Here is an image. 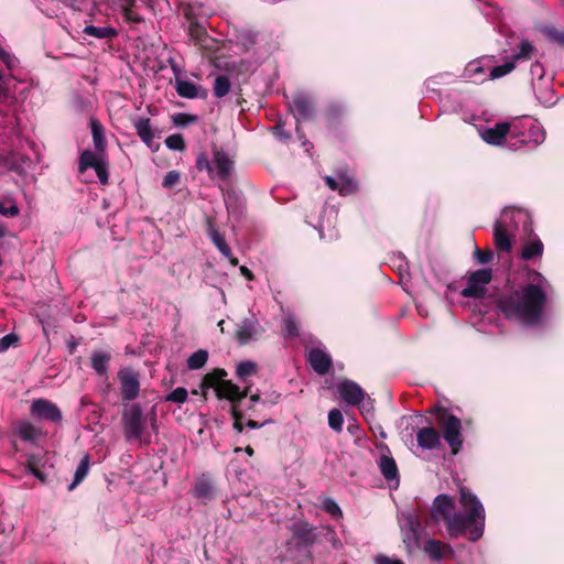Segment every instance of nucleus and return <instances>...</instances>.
Segmentation results:
<instances>
[{"instance_id": "79ce46f5", "label": "nucleus", "mask_w": 564, "mask_h": 564, "mask_svg": "<svg viewBox=\"0 0 564 564\" xmlns=\"http://www.w3.org/2000/svg\"><path fill=\"white\" fill-rule=\"evenodd\" d=\"M322 508L324 511L329 513L333 518L341 517V509L338 503L332 498H325L322 502Z\"/></svg>"}, {"instance_id": "0e129e2a", "label": "nucleus", "mask_w": 564, "mask_h": 564, "mask_svg": "<svg viewBox=\"0 0 564 564\" xmlns=\"http://www.w3.org/2000/svg\"><path fill=\"white\" fill-rule=\"evenodd\" d=\"M6 235V227L4 225L0 224V239L3 238Z\"/></svg>"}, {"instance_id": "4468645a", "label": "nucleus", "mask_w": 564, "mask_h": 564, "mask_svg": "<svg viewBox=\"0 0 564 564\" xmlns=\"http://www.w3.org/2000/svg\"><path fill=\"white\" fill-rule=\"evenodd\" d=\"M480 138L488 144L501 145L508 149L510 122H499L494 127L479 129Z\"/></svg>"}, {"instance_id": "393cba45", "label": "nucleus", "mask_w": 564, "mask_h": 564, "mask_svg": "<svg viewBox=\"0 0 564 564\" xmlns=\"http://www.w3.org/2000/svg\"><path fill=\"white\" fill-rule=\"evenodd\" d=\"M424 552L429 555L432 561H442L447 555L453 553L452 547L441 541L430 539L424 545Z\"/></svg>"}, {"instance_id": "f8f14e48", "label": "nucleus", "mask_w": 564, "mask_h": 564, "mask_svg": "<svg viewBox=\"0 0 564 564\" xmlns=\"http://www.w3.org/2000/svg\"><path fill=\"white\" fill-rule=\"evenodd\" d=\"M491 281V270L480 269L471 273L467 286L462 291L466 297H481L485 294L486 285Z\"/></svg>"}, {"instance_id": "b1692460", "label": "nucleus", "mask_w": 564, "mask_h": 564, "mask_svg": "<svg viewBox=\"0 0 564 564\" xmlns=\"http://www.w3.org/2000/svg\"><path fill=\"white\" fill-rule=\"evenodd\" d=\"M290 108L297 121L310 119L313 115V105L311 100L303 95L296 96Z\"/></svg>"}, {"instance_id": "ea45409f", "label": "nucleus", "mask_w": 564, "mask_h": 564, "mask_svg": "<svg viewBox=\"0 0 564 564\" xmlns=\"http://www.w3.org/2000/svg\"><path fill=\"white\" fill-rule=\"evenodd\" d=\"M344 424V417L338 409H332L328 412V425L335 432H341Z\"/></svg>"}, {"instance_id": "f03ea898", "label": "nucleus", "mask_w": 564, "mask_h": 564, "mask_svg": "<svg viewBox=\"0 0 564 564\" xmlns=\"http://www.w3.org/2000/svg\"><path fill=\"white\" fill-rule=\"evenodd\" d=\"M528 276L530 283L499 297L498 308L508 319L532 326L542 319L550 284L538 271L531 270Z\"/></svg>"}, {"instance_id": "72a5a7b5", "label": "nucleus", "mask_w": 564, "mask_h": 564, "mask_svg": "<svg viewBox=\"0 0 564 564\" xmlns=\"http://www.w3.org/2000/svg\"><path fill=\"white\" fill-rule=\"evenodd\" d=\"M88 470H89V456L85 455L80 459V462L75 470L74 479H73V482L69 485L68 490H73L77 485H79L87 476Z\"/></svg>"}, {"instance_id": "680f3d73", "label": "nucleus", "mask_w": 564, "mask_h": 564, "mask_svg": "<svg viewBox=\"0 0 564 564\" xmlns=\"http://www.w3.org/2000/svg\"><path fill=\"white\" fill-rule=\"evenodd\" d=\"M247 425L251 429H258L260 426L256 421L252 420H249Z\"/></svg>"}, {"instance_id": "39448f33", "label": "nucleus", "mask_w": 564, "mask_h": 564, "mask_svg": "<svg viewBox=\"0 0 564 564\" xmlns=\"http://www.w3.org/2000/svg\"><path fill=\"white\" fill-rule=\"evenodd\" d=\"M198 171H206L210 178L226 181L234 171V161L223 150H215L210 162L206 153H199L196 158Z\"/></svg>"}, {"instance_id": "bf43d9fd", "label": "nucleus", "mask_w": 564, "mask_h": 564, "mask_svg": "<svg viewBox=\"0 0 564 564\" xmlns=\"http://www.w3.org/2000/svg\"><path fill=\"white\" fill-rule=\"evenodd\" d=\"M149 420H150L151 427L155 431L156 430V413L154 410H152L151 413L149 414Z\"/></svg>"}, {"instance_id": "7ed1b4c3", "label": "nucleus", "mask_w": 564, "mask_h": 564, "mask_svg": "<svg viewBox=\"0 0 564 564\" xmlns=\"http://www.w3.org/2000/svg\"><path fill=\"white\" fill-rule=\"evenodd\" d=\"M519 225H522L525 230H529V214L519 208H505L494 227L495 243L498 250L506 252L511 251L514 232Z\"/></svg>"}, {"instance_id": "69168bd1", "label": "nucleus", "mask_w": 564, "mask_h": 564, "mask_svg": "<svg viewBox=\"0 0 564 564\" xmlns=\"http://www.w3.org/2000/svg\"><path fill=\"white\" fill-rule=\"evenodd\" d=\"M245 452L249 455V456H252L253 455V449L250 447V446H247L245 448Z\"/></svg>"}, {"instance_id": "864d4df0", "label": "nucleus", "mask_w": 564, "mask_h": 564, "mask_svg": "<svg viewBox=\"0 0 564 564\" xmlns=\"http://www.w3.org/2000/svg\"><path fill=\"white\" fill-rule=\"evenodd\" d=\"M273 133L280 140H286L290 137L289 133H286L284 131V129H283L281 123H278V124L274 126Z\"/></svg>"}, {"instance_id": "6e6d98bb", "label": "nucleus", "mask_w": 564, "mask_h": 564, "mask_svg": "<svg viewBox=\"0 0 564 564\" xmlns=\"http://www.w3.org/2000/svg\"><path fill=\"white\" fill-rule=\"evenodd\" d=\"M232 414L235 416L234 427L235 430H237V432L241 433L243 427L241 422L239 421L238 410L236 406H234Z\"/></svg>"}, {"instance_id": "aec40b11", "label": "nucleus", "mask_w": 564, "mask_h": 564, "mask_svg": "<svg viewBox=\"0 0 564 564\" xmlns=\"http://www.w3.org/2000/svg\"><path fill=\"white\" fill-rule=\"evenodd\" d=\"M417 445L423 449H435L441 445V435L432 426L419 429L416 432Z\"/></svg>"}, {"instance_id": "5fc2aeb1", "label": "nucleus", "mask_w": 564, "mask_h": 564, "mask_svg": "<svg viewBox=\"0 0 564 564\" xmlns=\"http://www.w3.org/2000/svg\"><path fill=\"white\" fill-rule=\"evenodd\" d=\"M20 434L23 438H31L32 436V426L30 424L22 425L20 427Z\"/></svg>"}, {"instance_id": "a19ab883", "label": "nucleus", "mask_w": 564, "mask_h": 564, "mask_svg": "<svg viewBox=\"0 0 564 564\" xmlns=\"http://www.w3.org/2000/svg\"><path fill=\"white\" fill-rule=\"evenodd\" d=\"M284 335L288 337H295L299 335L297 324L291 313L285 314L283 318Z\"/></svg>"}, {"instance_id": "e2e57ef3", "label": "nucleus", "mask_w": 564, "mask_h": 564, "mask_svg": "<svg viewBox=\"0 0 564 564\" xmlns=\"http://www.w3.org/2000/svg\"><path fill=\"white\" fill-rule=\"evenodd\" d=\"M378 435L381 438H386L387 437V434H386V432L383 431V429L381 426H378Z\"/></svg>"}, {"instance_id": "e433bc0d", "label": "nucleus", "mask_w": 564, "mask_h": 564, "mask_svg": "<svg viewBox=\"0 0 564 564\" xmlns=\"http://www.w3.org/2000/svg\"><path fill=\"white\" fill-rule=\"evenodd\" d=\"M207 350L199 349L189 356L187 367L192 370L200 369L207 362Z\"/></svg>"}, {"instance_id": "a878e982", "label": "nucleus", "mask_w": 564, "mask_h": 564, "mask_svg": "<svg viewBox=\"0 0 564 564\" xmlns=\"http://www.w3.org/2000/svg\"><path fill=\"white\" fill-rule=\"evenodd\" d=\"M175 89H176V93L178 94V96H181L183 98L193 99V98L206 96V93L204 90L200 94V88L198 86H196L194 83L183 79V78H177V80L175 83Z\"/></svg>"}, {"instance_id": "423d86ee", "label": "nucleus", "mask_w": 564, "mask_h": 564, "mask_svg": "<svg viewBox=\"0 0 564 564\" xmlns=\"http://www.w3.org/2000/svg\"><path fill=\"white\" fill-rule=\"evenodd\" d=\"M123 435L127 442L143 441L147 417L139 404L126 405L122 412Z\"/></svg>"}, {"instance_id": "09e8293b", "label": "nucleus", "mask_w": 564, "mask_h": 564, "mask_svg": "<svg viewBox=\"0 0 564 564\" xmlns=\"http://www.w3.org/2000/svg\"><path fill=\"white\" fill-rule=\"evenodd\" d=\"M358 406L360 409L361 414H364L365 417L372 416L373 404H372V400L370 398H368L367 400L365 398L364 401Z\"/></svg>"}, {"instance_id": "bb28decb", "label": "nucleus", "mask_w": 564, "mask_h": 564, "mask_svg": "<svg viewBox=\"0 0 564 564\" xmlns=\"http://www.w3.org/2000/svg\"><path fill=\"white\" fill-rule=\"evenodd\" d=\"M543 243L542 241L534 237L533 239H529L524 242L521 251V258L523 260H531L533 258H541L543 254Z\"/></svg>"}, {"instance_id": "20e7f679", "label": "nucleus", "mask_w": 564, "mask_h": 564, "mask_svg": "<svg viewBox=\"0 0 564 564\" xmlns=\"http://www.w3.org/2000/svg\"><path fill=\"white\" fill-rule=\"evenodd\" d=\"M545 134L539 122L529 118L516 119L510 122L508 150H519L523 147L534 148L544 141Z\"/></svg>"}, {"instance_id": "338daca9", "label": "nucleus", "mask_w": 564, "mask_h": 564, "mask_svg": "<svg viewBox=\"0 0 564 564\" xmlns=\"http://www.w3.org/2000/svg\"><path fill=\"white\" fill-rule=\"evenodd\" d=\"M6 95V89L2 86V80H0V97Z\"/></svg>"}, {"instance_id": "9d476101", "label": "nucleus", "mask_w": 564, "mask_h": 564, "mask_svg": "<svg viewBox=\"0 0 564 564\" xmlns=\"http://www.w3.org/2000/svg\"><path fill=\"white\" fill-rule=\"evenodd\" d=\"M88 169H94L99 182L102 185L108 183V162L102 152H93L84 150L79 156L78 170L79 173L86 172Z\"/></svg>"}, {"instance_id": "4be33fe9", "label": "nucleus", "mask_w": 564, "mask_h": 564, "mask_svg": "<svg viewBox=\"0 0 564 564\" xmlns=\"http://www.w3.org/2000/svg\"><path fill=\"white\" fill-rule=\"evenodd\" d=\"M307 359L311 367L318 375H325L326 372H328L332 365L330 356L321 348H314L310 350Z\"/></svg>"}, {"instance_id": "c756f323", "label": "nucleus", "mask_w": 564, "mask_h": 564, "mask_svg": "<svg viewBox=\"0 0 564 564\" xmlns=\"http://www.w3.org/2000/svg\"><path fill=\"white\" fill-rule=\"evenodd\" d=\"M83 33L95 39H112L118 34L117 30L111 26L95 25H86L83 30Z\"/></svg>"}, {"instance_id": "f3484780", "label": "nucleus", "mask_w": 564, "mask_h": 564, "mask_svg": "<svg viewBox=\"0 0 564 564\" xmlns=\"http://www.w3.org/2000/svg\"><path fill=\"white\" fill-rule=\"evenodd\" d=\"M31 413L33 416L52 421V422H61L62 413L59 409L48 400L45 399H36L32 402Z\"/></svg>"}, {"instance_id": "f257e3e1", "label": "nucleus", "mask_w": 564, "mask_h": 564, "mask_svg": "<svg viewBox=\"0 0 564 564\" xmlns=\"http://www.w3.org/2000/svg\"><path fill=\"white\" fill-rule=\"evenodd\" d=\"M459 502L465 513L457 512L455 501L448 495H438L431 507V518L435 522L444 521L448 535L458 538L469 534L471 541H477L484 534L485 509L480 500L468 489L459 488Z\"/></svg>"}, {"instance_id": "a211bd4d", "label": "nucleus", "mask_w": 564, "mask_h": 564, "mask_svg": "<svg viewBox=\"0 0 564 564\" xmlns=\"http://www.w3.org/2000/svg\"><path fill=\"white\" fill-rule=\"evenodd\" d=\"M487 59L480 58L468 63L464 70V77L473 83H482L490 77V70L494 67L486 65Z\"/></svg>"}, {"instance_id": "774afa93", "label": "nucleus", "mask_w": 564, "mask_h": 564, "mask_svg": "<svg viewBox=\"0 0 564 564\" xmlns=\"http://www.w3.org/2000/svg\"><path fill=\"white\" fill-rule=\"evenodd\" d=\"M250 400L256 403L258 400H259V395L258 394H253L250 397Z\"/></svg>"}, {"instance_id": "603ef678", "label": "nucleus", "mask_w": 564, "mask_h": 564, "mask_svg": "<svg viewBox=\"0 0 564 564\" xmlns=\"http://www.w3.org/2000/svg\"><path fill=\"white\" fill-rule=\"evenodd\" d=\"M376 564H403V562L398 558H391L386 555H378L376 557Z\"/></svg>"}, {"instance_id": "c9c22d12", "label": "nucleus", "mask_w": 564, "mask_h": 564, "mask_svg": "<svg viewBox=\"0 0 564 564\" xmlns=\"http://www.w3.org/2000/svg\"><path fill=\"white\" fill-rule=\"evenodd\" d=\"M256 371H257V365L250 360L241 361L236 367V376L241 381H246L247 378L254 375Z\"/></svg>"}, {"instance_id": "4c0bfd02", "label": "nucleus", "mask_w": 564, "mask_h": 564, "mask_svg": "<svg viewBox=\"0 0 564 564\" xmlns=\"http://www.w3.org/2000/svg\"><path fill=\"white\" fill-rule=\"evenodd\" d=\"M230 87L231 84L227 76H217L214 82V95L217 98H221L229 93Z\"/></svg>"}, {"instance_id": "412c9836", "label": "nucleus", "mask_w": 564, "mask_h": 564, "mask_svg": "<svg viewBox=\"0 0 564 564\" xmlns=\"http://www.w3.org/2000/svg\"><path fill=\"white\" fill-rule=\"evenodd\" d=\"M325 182L333 191H338L340 195H349L357 189V183L346 174H339L337 177L326 176Z\"/></svg>"}, {"instance_id": "dca6fc26", "label": "nucleus", "mask_w": 564, "mask_h": 564, "mask_svg": "<svg viewBox=\"0 0 564 564\" xmlns=\"http://www.w3.org/2000/svg\"><path fill=\"white\" fill-rule=\"evenodd\" d=\"M337 392L339 398L348 405H359L366 393L364 389L352 380H341L337 383Z\"/></svg>"}, {"instance_id": "2eb2a0df", "label": "nucleus", "mask_w": 564, "mask_h": 564, "mask_svg": "<svg viewBox=\"0 0 564 564\" xmlns=\"http://www.w3.org/2000/svg\"><path fill=\"white\" fill-rule=\"evenodd\" d=\"M381 455L378 460V467L384 479L392 484L393 488H397L400 482L399 470L395 460L390 455V451L387 445H380Z\"/></svg>"}, {"instance_id": "3c124183", "label": "nucleus", "mask_w": 564, "mask_h": 564, "mask_svg": "<svg viewBox=\"0 0 564 564\" xmlns=\"http://www.w3.org/2000/svg\"><path fill=\"white\" fill-rule=\"evenodd\" d=\"M376 564H403V562L398 558H391L386 555H378L376 557Z\"/></svg>"}, {"instance_id": "f704fd0d", "label": "nucleus", "mask_w": 564, "mask_h": 564, "mask_svg": "<svg viewBox=\"0 0 564 564\" xmlns=\"http://www.w3.org/2000/svg\"><path fill=\"white\" fill-rule=\"evenodd\" d=\"M20 209L12 196H6L0 200V215L4 217H15Z\"/></svg>"}, {"instance_id": "13d9d810", "label": "nucleus", "mask_w": 564, "mask_h": 564, "mask_svg": "<svg viewBox=\"0 0 564 564\" xmlns=\"http://www.w3.org/2000/svg\"><path fill=\"white\" fill-rule=\"evenodd\" d=\"M240 272L248 280H252L253 279L252 272L247 267H245V265L240 267Z\"/></svg>"}, {"instance_id": "2f4dec72", "label": "nucleus", "mask_w": 564, "mask_h": 564, "mask_svg": "<svg viewBox=\"0 0 564 564\" xmlns=\"http://www.w3.org/2000/svg\"><path fill=\"white\" fill-rule=\"evenodd\" d=\"M194 495L204 501L210 500L215 495V487L208 479H199L195 485Z\"/></svg>"}, {"instance_id": "5701e85b", "label": "nucleus", "mask_w": 564, "mask_h": 564, "mask_svg": "<svg viewBox=\"0 0 564 564\" xmlns=\"http://www.w3.org/2000/svg\"><path fill=\"white\" fill-rule=\"evenodd\" d=\"M208 236L219 252L229 260L232 265L238 264V259L231 253L230 247L226 243L225 237L212 224L208 226Z\"/></svg>"}, {"instance_id": "052dcab7", "label": "nucleus", "mask_w": 564, "mask_h": 564, "mask_svg": "<svg viewBox=\"0 0 564 564\" xmlns=\"http://www.w3.org/2000/svg\"><path fill=\"white\" fill-rule=\"evenodd\" d=\"M144 4H147V7L149 9H151L152 11L155 10V6H154V0H141Z\"/></svg>"}, {"instance_id": "9b49d317", "label": "nucleus", "mask_w": 564, "mask_h": 564, "mask_svg": "<svg viewBox=\"0 0 564 564\" xmlns=\"http://www.w3.org/2000/svg\"><path fill=\"white\" fill-rule=\"evenodd\" d=\"M535 48L532 43L528 40H522L519 44V51L512 55L511 61L503 63L502 65L495 66L490 70L491 78H500L509 74L519 61H528L532 57Z\"/></svg>"}, {"instance_id": "ddd939ff", "label": "nucleus", "mask_w": 564, "mask_h": 564, "mask_svg": "<svg viewBox=\"0 0 564 564\" xmlns=\"http://www.w3.org/2000/svg\"><path fill=\"white\" fill-rule=\"evenodd\" d=\"M264 329L259 321L254 317L243 318L236 329V339L239 344L246 345L250 341L257 340L263 334Z\"/></svg>"}, {"instance_id": "6e6552de", "label": "nucleus", "mask_w": 564, "mask_h": 564, "mask_svg": "<svg viewBox=\"0 0 564 564\" xmlns=\"http://www.w3.org/2000/svg\"><path fill=\"white\" fill-rule=\"evenodd\" d=\"M207 381L214 387L218 398L236 403L248 394V390H240L238 386L227 380V372L224 369H216L207 376Z\"/></svg>"}, {"instance_id": "58836bf2", "label": "nucleus", "mask_w": 564, "mask_h": 564, "mask_svg": "<svg viewBox=\"0 0 564 564\" xmlns=\"http://www.w3.org/2000/svg\"><path fill=\"white\" fill-rule=\"evenodd\" d=\"M188 392L185 388L178 387L165 395L166 402L183 404L187 401Z\"/></svg>"}, {"instance_id": "de8ad7c7", "label": "nucleus", "mask_w": 564, "mask_h": 564, "mask_svg": "<svg viewBox=\"0 0 564 564\" xmlns=\"http://www.w3.org/2000/svg\"><path fill=\"white\" fill-rule=\"evenodd\" d=\"M475 258L478 263H488L492 259V252L491 251H484L479 248L475 249Z\"/></svg>"}, {"instance_id": "37998d69", "label": "nucleus", "mask_w": 564, "mask_h": 564, "mask_svg": "<svg viewBox=\"0 0 564 564\" xmlns=\"http://www.w3.org/2000/svg\"><path fill=\"white\" fill-rule=\"evenodd\" d=\"M165 145L171 150L182 151L185 148V142L181 134H172L165 139Z\"/></svg>"}, {"instance_id": "c85d7f7f", "label": "nucleus", "mask_w": 564, "mask_h": 564, "mask_svg": "<svg viewBox=\"0 0 564 564\" xmlns=\"http://www.w3.org/2000/svg\"><path fill=\"white\" fill-rule=\"evenodd\" d=\"M90 129H91L95 149L98 152L105 153L107 141H106V138L104 134L102 124L97 119L91 118L90 119Z\"/></svg>"}, {"instance_id": "6ab92c4d", "label": "nucleus", "mask_w": 564, "mask_h": 564, "mask_svg": "<svg viewBox=\"0 0 564 564\" xmlns=\"http://www.w3.org/2000/svg\"><path fill=\"white\" fill-rule=\"evenodd\" d=\"M119 380L121 383V393L124 400H133L138 397L140 383L137 373L130 369L119 371Z\"/></svg>"}, {"instance_id": "c03bdc74", "label": "nucleus", "mask_w": 564, "mask_h": 564, "mask_svg": "<svg viewBox=\"0 0 564 564\" xmlns=\"http://www.w3.org/2000/svg\"><path fill=\"white\" fill-rule=\"evenodd\" d=\"M545 34L551 42L564 46V31L551 28L546 29Z\"/></svg>"}, {"instance_id": "cd10ccee", "label": "nucleus", "mask_w": 564, "mask_h": 564, "mask_svg": "<svg viewBox=\"0 0 564 564\" xmlns=\"http://www.w3.org/2000/svg\"><path fill=\"white\" fill-rule=\"evenodd\" d=\"M133 126L140 139L150 145L154 138L150 119L144 117L137 118Z\"/></svg>"}, {"instance_id": "1a4fd4ad", "label": "nucleus", "mask_w": 564, "mask_h": 564, "mask_svg": "<svg viewBox=\"0 0 564 564\" xmlns=\"http://www.w3.org/2000/svg\"><path fill=\"white\" fill-rule=\"evenodd\" d=\"M437 423L442 430L445 441L452 449V453L456 455L463 447L460 420L457 416L443 411L437 417Z\"/></svg>"}, {"instance_id": "0eeeda50", "label": "nucleus", "mask_w": 564, "mask_h": 564, "mask_svg": "<svg viewBox=\"0 0 564 564\" xmlns=\"http://www.w3.org/2000/svg\"><path fill=\"white\" fill-rule=\"evenodd\" d=\"M402 542L409 554L420 547L421 521L414 510H404L398 513Z\"/></svg>"}, {"instance_id": "a18cd8bd", "label": "nucleus", "mask_w": 564, "mask_h": 564, "mask_svg": "<svg viewBox=\"0 0 564 564\" xmlns=\"http://www.w3.org/2000/svg\"><path fill=\"white\" fill-rule=\"evenodd\" d=\"M196 120H197L196 116L187 115V113H176V115L173 116V122L176 126H181V127H184V126H187L189 123H193Z\"/></svg>"}, {"instance_id": "49530a36", "label": "nucleus", "mask_w": 564, "mask_h": 564, "mask_svg": "<svg viewBox=\"0 0 564 564\" xmlns=\"http://www.w3.org/2000/svg\"><path fill=\"white\" fill-rule=\"evenodd\" d=\"M180 182V173L176 171H170L163 178L162 186L165 188H172Z\"/></svg>"}, {"instance_id": "4d7b16f0", "label": "nucleus", "mask_w": 564, "mask_h": 564, "mask_svg": "<svg viewBox=\"0 0 564 564\" xmlns=\"http://www.w3.org/2000/svg\"><path fill=\"white\" fill-rule=\"evenodd\" d=\"M171 67L175 77V82L177 80V78H182V69L180 68V66L175 63H172Z\"/></svg>"}, {"instance_id": "8fccbe9b", "label": "nucleus", "mask_w": 564, "mask_h": 564, "mask_svg": "<svg viewBox=\"0 0 564 564\" xmlns=\"http://www.w3.org/2000/svg\"><path fill=\"white\" fill-rule=\"evenodd\" d=\"M18 341L14 334H8L0 339V350H6Z\"/></svg>"}, {"instance_id": "7c9ffc66", "label": "nucleus", "mask_w": 564, "mask_h": 564, "mask_svg": "<svg viewBox=\"0 0 564 564\" xmlns=\"http://www.w3.org/2000/svg\"><path fill=\"white\" fill-rule=\"evenodd\" d=\"M122 14L128 22L139 23L143 18L134 10L137 0H118Z\"/></svg>"}, {"instance_id": "473e14b6", "label": "nucleus", "mask_w": 564, "mask_h": 564, "mask_svg": "<svg viewBox=\"0 0 564 564\" xmlns=\"http://www.w3.org/2000/svg\"><path fill=\"white\" fill-rule=\"evenodd\" d=\"M110 355L105 351H95L91 356V366L94 370L104 376L107 373Z\"/></svg>"}]
</instances>
